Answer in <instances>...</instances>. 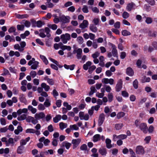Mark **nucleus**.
I'll list each match as a JSON object with an SVG mask.
<instances>
[{
    "instance_id": "20e7f679",
    "label": "nucleus",
    "mask_w": 157,
    "mask_h": 157,
    "mask_svg": "<svg viewBox=\"0 0 157 157\" xmlns=\"http://www.w3.org/2000/svg\"><path fill=\"white\" fill-rule=\"evenodd\" d=\"M101 82L105 84H109L110 85H112L114 84V80L111 78L109 79L104 78L102 79Z\"/></svg>"
},
{
    "instance_id": "c9c22d12",
    "label": "nucleus",
    "mask_w": 157,
    "mask_h": 157,
    "mask_svg": "<svg viewBox=\"0 0 157 157\" xmlns=\"http://www.w3.org/2000/svg\"><path fill=\"white\" fill-rule=\"evenodd\" d=\"M24 147L22 146H19L17 150V152L18 154H21L23 153Z\"/></svg>"
},
{
    "instance_id": "f704fd0d",
    "label": "nucleus",
    "mask_w": 157,
    "mask_h": 157,
    "mask_svg": "<svg viewBox=\"0 0 157 157\" xmlns=\"http://www.w3.org/2000/svg\"><path fill=\"white\" fill-rule=\"evenodd\" d=\"M40 57L42 60L43 62L45 64L47 65L48 63V61L44 56L42 55H40Z\"/></svg>"
},
{
    "instance_id": "69168bd1",
    "label": "nucleus",
    "mask_w": 157,
    "mask_h": 157,
    "mask_svg": "<svg viewBox=\"0 0 157 157\" xmlns=\"http://www.w3.org/2000/svg\"><path fill=\"white\" fill-rule=\"evenodd\" d=\"M144 48L145 50H146L148 49V51L149 52H151L153 50V48L151 46H150L148 48L147 46H145L144 47Z\"/></svg>"
},
{
    "instance_id": "412c9836",
    "label": "nucleus",
    "mask_w": 157,
    "mask_h": 157,
    "mask_svg": "<svg viewBox=\"0 0 157 157\" xmlns=\"http://www.w3.org/2000/svg\"><path fill=\"white\" fill-rule=\"evenodd\" d=\"M39 64V63L38 62H35L34 63H33L31 65V69L33 70L36 69L38 66Z\"/></svg>"
},
{
    "instance_id": "ddd939ff",
    "label": "nucleus",
    "mask_w": 157,
    "mask_h": 157,
    "mask_svg": "<svg viewBox=\"0 0 157 157\" xmlns=\"http://www.w3.org/2000/svg\"><path fill=\"white\" fill-rule=\"evenodd\" d=\"M111 46L112 48V53L113 56L114 57L117 56V51L116 49L117 47L115 45L112 44H111Z\"/></svg>"
},
{
    "instance_id": "de8ad7c7",
    "label": "nucleus",
    "mask_w": 157,
    "mask_h": 157,
    "mask_svg": "<svg viewBox=\"0 0 157 157\" xmlns=\"http://www.w3.org/2000/svg\"><path fill=\"white\" fill-rule=\"evenodd\" d=\"M38 108L39 110L42 111L45 109V107L44 105L42 104H40L38 105Z\"/></svg>"
},
{
    "instance_id": "37998d69",
    "label": "nucleus",
    "mask_w": 157,
    "mask_h": 157,
    "mask_svg": "<svg viewBox=\"0 0 157 157\" xmlns=\"http://www.w3.org/2000/svg\"><path fill=\"white\" fill-rule=\"evenodd\" d=\"M77 40L79 44H82L83 42V39L81 36H78L77 39Z\"/></svg>"
},
{
    "instance_id": "473e14b6",
    "label": "nucleus",
    "mask_w": 157,
    "mask_h": 157,
    "mask_svg": "<svg viewBox=\"0 0 157 157\" xmlns=\"http://www.w3.org/2000/svg\"><path fill=\"white\" fill-rule=\"evenodd\" d=\"M70 128L72 130H78L79 129V127L77 124H74L71 125L70 126Z\"/></svg>"
},
{
    "instance_id": "58836bf2",
    "label": "nucleus",
    "mask_w": 157,
    "mask_h": 157,
    "mask_svg": "<svg viewBox=\"0 0 157 157\" xmlns=\"http://www.w3.org/2000/svg\"><path fill=\"white\" fill-rule=\"evenodd\" d=\"M99 152L102 155H105L106 154V149L105 148H100L99 150Z\"/></svg>"
},
{
    "instance_id": "f3484780",
    "label": "nucleus",
    "mask_w": 157,
    "mask_h": 157,
    "mask_svg": "<svg viewBox=\"0 0 157 157\" xmlns=\"http://www.w3.org/2000/svg\"><path fill=\"white\" fill-rule=\"evenodd\" d=\"M71 144L70 143L67 141H64L62 143L61 147H65L66 149H68L71 146Z\"/></svg>"
},
{
    "instance_id": "f03ea898",
    "label": "nucleus",
    "mask_w": 157,
    "mask_h": 157,
    "mask_svg": "<svg viewBox=\"0 0 157 157\" xmlns=\"http://www.w3.org/2000/svg\"><path fill=\"white\" fill-rule=\"evenodd\" d=\"M79 116L81 120H84L87 121L89 119V116L87 113L85 114L83 112H80L79 113Z\"/></svg>"
},
{
    "instance_id": "39448f33",
    "label": "nucleus",
    "mask_w": 157,
    "mask_h": 157,
    "mask_svg": "<svg viewBox=\"0 0 157 157\" xmlns=\"http://www.w3.org/2000/svg\"><path fill=\"white\" fill-rule=\"evenodd\" d=\"M26 133L35 134L36 135L38 136L40 134V131L36 130L33 128H28L25 131Z\"/></svg>"
},
{
    "instance_id": "603ef678",
    "label": "nucleus",
    "mask_w": 157,
    "mask_h": 157,
    "mask_svg": "<svg viewBox=\"0 0 157 157\" xmlns=\"http://www.w3.org/2000/svg\"><path fill=\"white\" fill-rule=\"evenodd\" d=\"M127 137V136L125 134H121L118 136V139L124 140Z\"/></svg>"
},
{
    "instance_id": "9b49d317",
    "label": "nucleus",
    "mask_w": 157,
    "mask_h": 157,
    "mask_svg": "<svg viewBox=\"0 0 157 157\" xmlns=\"http://www.w3.org/2000/svg\"><path fill=\"white\" fill-rule=\"evenodd\" d=\"M139 128L140 130L144 133H146L147 131V125L144 123H142L140 124Z\"/></svg>"
},
{
    "instance_id": "a878e982",
    "label": "nucleus",
    "mask_w": 157,
    "mask_h": 157,
    "mask_svg": "<svg viewBox=\"0 0 157 157\" xmlns=\"http://www.w3.org/2000/svg\"><path fill=\"white\" fill-rule=\"evenodd\" d=\"M111 140L109 139H106L105 140L106 144V146L108 148H110L112 147V145L111 144Z\"/></svg>"
},
{
    "instance_id": "774afa93",
    "label": "nucleus",
    "mask_w": 157,
    "mask_h": 157,
    "mask_svg": "<svg viewBox=\"0 0 157 157\" xmlns=\"http://www.w3.org/2000/svg\"><path fill=\"white\" fill-rule=\"evenodd\" d=\"M151 136H148L146 137L144 139V141L147 144H148L149 143L151 139Z\"/></svg>"
},
{
    "instance_id": "4c0bfd02",
    "label": "nucleus",
    "mask_w": 157,
    "mask_h": 157,
    "mask_svg": "<svg viewBox=\"0 0 157 157\" xmlns=\"http://www.w3.org/2000/svg\"><path fill=\"white\" fill-rule=\"evenodd\" d=\"M40 33L39 34L40 36L43 38H44L46 36V35L44 33V30L42 29L40 30Z\"/></svg>"
},
{
    "instance_id": "052dcab7",
    "label": "nucleus",
    "mask_w": 157,
    "mask_h": 157,
    "mask_svg": "<svg viewBox=\"0 0 157 157\" xmlns=\"http://www.w3.org/2000/svg\"><path fill=\"white\" fill-rule=\"evenodd\" d=\"M122 95L124 97H128L129 96V94L126 91H123L122 92Z\"/></svg>"
},
{
    "instance_id": "a19ab883",
    "label": "nucleus",
    "mask_w": 157,
    "mask_h": 157,
    "mask_svg": "<svg viewBox=\"0 0 157 157\" xmlns=\"http://www.w3.org/2000/svg\"><path fill=\"white\" fill-rule=\"evenodd\" d=\"M125 115V113L123 112H120L118 113L117 115V118L118 119L123 117Z\"/></svg>"
},
{
    "instance_id": "423d86ee",
    "label": "nucleus",
    "mask_w": 157,
    "mask_h": 157,
    "mask_svg": "<svg viewBox=\"0 0 157 157\" xmlns=\"http://www.w3.org/2000/svg\"><path fill=\"white\" fill-rule=\"evenodd\" d=\"M136 153L138 154H143L144 153V150L143 147L141 146L136 147Z\"/></svg>"
},
{
    "instance_id": "5701e85b",
    "label": "nucleus",
    "mask_w": 157,
    "mask_h": 157,
    "mask_svg": "<svg viewBox=\"0 0 157 157\" xmlns=\"http://www.w3.org/2000/svg\"><path fill=\"white\" fill-rule=\"evenodd\" d=\"M99 59L100 62L99 65L102 67H104L105 65L104 63V56H101L99 58Z\"/></svg>"
},
{
    "instance_id": "0e129e2a",
    "label": "nucleus",
    "mask_w": 157,
    "mask_h": 157,
    "mask_svg": "<svg viewBox=\"0 0 157 157\" xmlns=\"http://www.w3.org/2000/svg\"><path fill=\"white\" fill-rule=\"evenodd\" d=\"M25 26L23 25H17V28L18 30H23L24 29Z\"/></svg>"
},
{
    "instance_id": "f8f14e48",
    "label": "nucleus",
    "mask_w": 157,
    "mask_h": 157,
    "mask_svg": "<svg viewBox=\"0 0 157 157\" xmlns=\"http://www.w3.org/2000/svg\"><path fill=\"white\" fill-rule=\"evenodd\" d=\"M39 141L40 142H43L44 144V145L45 146L48 145L49 144L50 142V141L48 139H45V138L44 137H42L40 138L39 139Z\"/></svg>"
},
{
    "instance_id": "6e6552de",
    "label": "nucleus",
    "mask_w": 157,
    "mask_h": 157,
    "mask_svg": "<svg viewBox=\"0 0 157 157\" xmlns=\"http://www.w3.org/2000/svg\"><path fill=\"white\" fill-rule=\"evenodd\" d=\"M81 140L79 138L73 140H72V144H73V149L75 148L81 142Z\"/></svg>"
},
{
    "instance_id": "9d476101",
    "label": "nucleus",
    "mask_w": 157,
    "mask_h": 157,
    "mask_svg": "<svg viewBox=\"0 0 157 157\" xmlns=\"http://www.w3.org/2000/svg\"><path fill=\"white\" fill-rule=\"evenodd\" d=\"M45 115L43 112L36 113L34 115V117L36 119L40 120L44 118Z\"/></svg>"
},
{
    "instance_id": "338daca9",
    "label": "nucleus",
    "mask_w": 157,
    "mask_h": 157,
    "mask_svg": "<svg viewBox=\"0 0 157 157\" xmlns=\"http://www.w3.org/2000/svg\"><path fill=\"white\" fill-rule=\"evenodd\" d=\"M87 148V146L86 144H84L82 145L80 147L81 150L82 151L86 150Z\"/></svg>"
},
{
    "instance_id": "49530a36",
    "label": "nucleus",
    "mask_w": 157,
    "mask_h": 157,
    "mask_svg": "<svg viewBox=\"0 0 157 157\" xmlns=\"http://www.w3.org/2000/svg\"><path fill=\"white\" fill-rule=\"evenodd\" d=\"M44 105L46 107H49L51 105V103L48 99H46L44 103Z\"/></svg>"
},
{
    "instance_id": "c756f323",
    "label": "nucleus",
    "mask_w": 157,
    "mask_h": 157,
    "mask_svg": "<svg viewBox=\"0 0 157 157\" xmlns=\"http://www.w3.org/2000/svg\"><path fill=\"white\" fill-rule=\"evenodd\" d=\"M26 115L25 114H23L18 116L17 118V119L19 121H22L26 119Z\"/></svg>"
},
{
    "instance_id": "e2e57ef3",
    "label": "nucleus",
    "mask_w": 157,
    "mask_h": 157,
    "mask_svg": "<svg viewBox=\"0 0 157 157\" xmlns=\"http://www.w3.org/2000/svg\"><path fill=\"white\" fill-rule=\"evenodd\" d=\"M75 8L74 6H71L68 8L67 10L71 12H73L75 11Z\"/></svg>"
},
{
    "instance_id": "13d9d810",
    "label": "nucleus",
    "mask_w": 157,
    "mask_h": 157,
    "mask_svg": "<svg viewBox=\"0 0 157 157\" xmlns=\"http://www.w3.org/2000/svg\"><path fill=\"white\" fill-rule=\"evenodd\" d=\"M52 145L56 147L58 145V141L57 140L55 139H53L52 141Z\"/></svg>"
},
{
    "instance_id": "3c124183",
    "label": "nucleus",
    "mask_w": 157,
    "mask_h": 157,
    "mask_svg": "<svg viewBox=\"0 0 157 157\" xmlns=\"http://www.w3.org/2000/svg\"><path fill=\"white\" fill-rule=\"evenodd\" d=\"M108 98L109 101L111 102L112 101L113 98V94L112 93H109L108 94Z\"/></svg>"
},
{
    "instance_id": "6ab92c4d",
    "label": "nucleus",
    "mask_w": 157,
    "mask_h": 157,
    "mask_svg": "<svg viewBox=\"0 0 157 157\" xmlns=\"http://www.w3.org/2000/svg\"><path fill=\"white\" fill-rule=\"evenodd\" d=\"M16 17L19 19H23L28 17L29 16L27 14H16Z\"/></svg>"
},
{
    "instance_id": "a18cd8bd",
    "label": "nucleus",
    "mask_w": 157,
    "mask_h": 157,
    "mask_svg": "<svg viewBox=\"0 0 157 157\" xmlns=\"http://www.w3.org/2000/svg\"><path fill=\"white\" fill-rule=\"evenodd\" d=\"M71 46H67L63 45V47L62 48V50H67V51H70L71 50Z\"/></svg>"
},
{
    "instance_id": "4468645a",
    "label": "nucleus",
    "mask_w": 157,
    "mask_h": 157,
    "mask_svg": "<svg viewBox=\"0 0 157 157\" xmlns=\"http://www.w3.org/2000/svg\"><path fill=\"white\" fill-rule=\"evenodd\" d=\"M105 116L103 113L101 114L99 116L98 121V124L99 126H101L103 124L104 119Z\"/></svg>"
},
{
    "instance_id": "8fccbe9b",
    "label": "nucleus",
    "mask_w": 157,
    "mask_h": 157,
    "mask_svg": "<svg viewBox=\"0 0 157 157\" xmlns=\"http://www.w3.org/2000/svg\"><path fill=\"white\" fill-rule=\"evenodd\" d=\"M82 10V11L84 13H87L89 12L88 7L86 5L83 6Z\"/></svg>"
},
{
    "instance_id": "5fc2aeb1",
    "label": "nucleus",
    "mask_w": 157,
    "mask_h": 157,
    "mask_svg": "<svg viewBox=\"0 0 157 157\" xmlns=\"http://www.w3.org/2000/svg\"><path fill=\"white\" fill-rule=\"evenodd\" d=\"M148 35L151 37H155L156 35V33L155 32H152L151 31H149L148 33Z\"/></svg>"
},
{
    "instance_id": "c03bdc74",
    "label": "nucleus",
    "mask_w": 157,
    "mask_h": 157,
    "mask_svg": "<svg viewBox=\"0 0 157 157\" xmlns=\"http://www.w3.org/2000/svg\"><path fill=\"white\" fill-rule=\"evenodd\" d=\"M150 78L149 77H147L146 76L144 77V78L141 80L143 83L149 82L150 80Z\"/></svg>"
},
{
    "instance_id": "e433bc0d",
    "label": "nucleus",
    "mask_w": 157,
    "mask_h": 157,
    "mask_svg": "<svg viewBox=\"0 0 157 157\" xmlns=\"http://www.w3.org/2000/svg\"><path fill=\"white\" fill-rule=\"evenodd\" d=\"M67 124L66 123L61 122L59 123L60 128L61 129L63 130L67 127Z\"/></svg>"
},
{
    "instance_id": "393cba45",
    "label": "nucleus",
    "mask_w": 157,
    "mask_h": 157,
    "mask_svg": "<svg viewBox=\"0 0 157 157\" xmlns=\"http://www.w3.org/2000/svg\"><path fill=\"white\" fill-rule=\"evenodd\" d=\"M101 136L99 134H96L93 137V141L94 142H97L100 140Z\"/></svg>"
},
{
    "instance_id": "cd10ccee",
    "label": "nucleus",
    "mask_w": 157,
    "mask_h": 157,
    "mask_svg": "<svg viewBox=\"0 0 157 157\" xmlns=\"http://www.w3.org/2000/svg\"><path fill=\"white\" fill-rule=\"evenodd\" d=\"M61 118L62 116L61 115H57L55 117L53 118V121L55 123H57L59 121H60L61 119Z\"/></svg>"
},
{
    "instance_id": "7ed1b4c3",
    "label": "nucleus",
    "mask_w": 157,
    "mask_h": 157,
    "mask_svg": "<svg viewBox=\"0 0 157 157\" xmlns=\"http://www.w3.org/2000/svg\"><path fill=\"white\" fill-rule=\"evenodd\" d=\"M70 17L69 16H65L64 15L60 17V22L63 23H67L70 21Z\"/></svg>"
},
{
    "instance_id": "0eeeda50",
    "label": "nucleus",
    "mask_w": 157,
    "mask_h": 157,
    "mask_svg": "<svg viewBox=\"0 0 157 157\" xmlns=\"http://www.w3.org/2000/svg\"><path fill=\"white\" fill-rule=\"evenodd\" d=\"M136 5L133 2H131L128 3L126 6V9L128 11H131L132 10H134L136 9Z\"/></svg>"
},
{
    "instance_id": "4d7b16f0",
    "label": "nucleus",
    "mask_w": 157,
    "mask_h": 157,
    "mask_svg": "<svg viewBox=\"0 0 157 157\" xmlns=\"http://www.w3.org/2000/svg\"><path fill=\"white\" fill-rule=\"evenodd\" d=\"M47 82L48 83L51 85H53L54 83V82L52 79L47 78Z\"/></svg>"
},
{
    "instance_id": "4be33fe9",
    "label": "nucleus",
    "mask_w": 157,
    "mask_h": 157,
    "mask_svg": "<svg viewBox=\"0 0 157 157\" xmlns=\"http://www.w3.org/2000/svg\"><path fill=\"white\" fill-rule=\"evenodd\" d=\"M28 109L33 114L37 112V109L36 108L33 107L31 105H29L28 107Z\"/></svg>"
},
{
    "instance_id": "6e6d98bb",
    "label": "nucleus",
    "mask_w": 157,
    "mask_h": 157,
    "mask_svg": "<svg viewBox=\"0 0 157 157\" xmlns=\"http://www.w3.org/2000/svg\"><path fill=\"white\" fill-rule=\"evenodd\" d=\"M30 75L32 78H34L36 75V73L35 71H32L30 72Z\"/></svg>"
},
{
    "instance_id": "72a5a7b5",
    "label": "nucleus",
    "mask_w": 157,
    "mask_h": 157,
    "mask_svg": "<svg viewBox=\"0 0 157 157\" xmlns=\"http://www.w3.org/2000/svg\"><path fill=\"white\" fill-rule=\"evenodd\" d=\"M122 34L124 36H129L131 35V33L126 30H124L122 31Z\"/></svg>"
},
{
    "instance_id": "bf43d9fd",
    "label": "nucleus",
    "mask_w": 157,
    "mask_h": 157,
    "mask_svg": "<svg viewBox=\"0 0 157 157\" xmlns=\"http://www.w3.org/2000/svg\"><path fill=\"white\" fill-rule=\"evenodd\" d=\"M49 27L51 28L53 30H55L57 29V26L56 24L49 25H48Z\"/></svg>"
},
{
    "instance_id": "f257e3e1",
    "label": "nucleus",
    "mask_w": 157,
    "mask_h": 157,
    "mask_svg": "<svg viewBox=\"0 0 157 157\" xmlns=\"http://www.w3.org/2000/svg\"><path fill=\"white\" fill-rule=\"evenodd\" d=\"M71 38L70 35L67 33L62 34L60 36L61 41L64 44H66L67 41L70 40Z\"/></svg>"
},
{
    "instance_id": "bb28decb",
    "label": "nucleus",
    "mask_w": 157,
    "mask_h": 157,
    "mask_svg": "<svg viewBox=\"0 0 157 157\" xmlns=\"http://www.w3.org/2000/svg\"><path fill=\"white\" fill-rule=\"evenodd\" d=\"M92 64V63L90 61L87 62L85 64L83 65V68L84 70H87L88 67L90 66Z\"/></svg>"
},
{
    "instance_id": "c85d7f7f",
    "label": "nucleus",
    "mask_w": 157,
    "mask_h": 157,
    "mask_svg": "<svg viewBox=\"0 0 157 157\" xmlns=\"http://www.w3.org/2000/svg\"><path fill=\"white\" fill-rule=\"evenodd\" d=\"M123 126L122 123L116 124L115 125V128L117 130H119L121 129Z\"/></svg>"
},
{
    "instance_id": "864d4df0",
    "label": "nucleus",
    "mask_w": 157,
    "mask_h": 157,
    "mask_svg": "<svg viewBox=\"0 0 157 157\" xmlns=\"http://www.w3.org/2000/svg\"><path fill=\"white\" fill-rule=\"evenodd\" d=\"M129 14L127 12H124L122 14L123 17L125 19L128 18L129 16Z\"/></svg>"
},
{
    "instance_id": "2eb2a0df",
    "label": "nucleus",
    "mask_w": 157,
    "mask_h": 157,
    "mask_svg": "<svg viewBox=\"0 0 157 157\" xmlns=\"http://www.w3.org/2000/svg\"><path fill=\"white\" fill-rule=\"evenodd\" d=\"M75 51L74 50L73 52H74ZM77 54L76 57L78 59H80L81 58V55L82 53V49L81 48H78L77 50L75 51Z\"/></svg>"
},
{
    "instance_id": "7c9ffc66",
    "label": "nucleus",
    "mask_w": 157,
    "mask_h": 157,
    "mask_svg": "<svg viewBox=\"0 0 157 157\" xmlns=\"http://www.w3.org/2000/svg\"><path fill=\"white\" fill-rule=\"evenodd\" d=\"M90 29L93 32L95 33L97 31V27L93 25H90Z\"/></svg>"
},
{
    "instance_id": "09e8293b",
    "label": "nucleus",
    "mask_w": 157,
    "mask_h": 157,
    "mask_svg": "<svg viewBox=\"0 0 157 157\" xmlns=\"http://www.w3.org/2000/svg\"><path fill=\"white\" fill-rule=\"evenodd\" d=\"M45 4L47 6V7L49 8H52L54 6L52 2H47L45 3Z\"/></svg>"
},
{
    "instance_id": "a211bd4d",
    "label": "nucleus",
    "mask_w": 157,
    "mask_h": 157,
    "mask_svg": "<svg viewBox=\"0 0 157 157\" xmlns=\"http://www.w3.org/2000/svg\"><path fill=\"white\" fill-rule=\"evenodd\" d=\"M42 88L44 89L46 91H48L50 89V86L45 83H42L41 85Z\"/></svg>"
},
{
    "instance_id": "aec40b11",
    "label": "nucleus",
    "mask_w": 157,
    "mask_h": 157,
    "mask_svg": "<svg viewBox=\"0 0 157 157\" xmlns=\"http://www.w3.org/2000/svg\"><path fill=\"white\" fill-rule=\"evenodd\" d=\"M126 73L128 75L132 76L134 74V72L131 67H128L126 69Z\"/></svg>"
},
{
    "instance_id": "680f3d73",
    "label": "nucleus",
    "mask_w": 157,
    "mask_h": 157,
    "mask_svg": "<svg viewBox=\"0 0 157 157\" xmlns=\"http://www.w3.org/2000/svg\"><path fill=\"white\" fill-rule=\"evenodd\" d=\"M145 22L147 24H150L152 22V20L151 18L147 17L146 18Z\"/></svg>"
},
{
    "instance_id": "1a4fd4ad",
    "label": "nucleus",
    "mask_w": 157,
    "mask_h": 157,
    "mask_svg": "<svg viewBox=\"0 0 157 157\" xmlns=\"http://www.w3.org/2000/svg\"><path fill=\"white\" fill-rule=\"evenodd\" d=\"M122 81L121 79H119L116 86V90L117 91H120L122 88Z\"/></svg>"
},
{
    "instance_id": "b1692460",
    "label": "nucleus",
    "mask_w": 157,
    "mask_h": 157,
    "mask_svg": "<svg viewBox=\"0 0 157 157\" xmlns=\"http://www.w3.org/2000/svg\"><path fill=\"white\" fill-rule=\"evenodd\" d=\"M10 144H11L12 145H13L15 144L14 139L12 138H10L8 140L7 142L6 143V146H9Z\"/></svg>"
},
{
    "instance_id": "79ce46f5",
    "label": "nucleus",
    "mask_w": 157,
    "mask_h": 157,
    "mask_svg": "<svg viewBox=\"0 0 157 157\" xmlns=\"http://www.w3.org/2000/svg\"><path fill=\"white\" fill-rule=\"evenodd\" d=\"M45 33H46V36L47 37H49L51 36V35L49 33L50 30L49 29L48 27H46L45 29Z\"/></svg>"
},
{
    "instance_id": "2f4dec72",
    "label": "nucleus",
    "mask_w": 157,
    "mask_h": 157,
    "mask_svg": "<svg viewBox=\"0 0 157 157\" xmlns=\"http://www.w3.org/2000/svg\"><path fill=\"white\" fill-rule=\"evenodd\" d=\"M19 99L20 101L22 102L25 103L27 101L24 95L23 94L20 95Z\"/></svg>"
},
{
    "instance_id": "ea45409f",
    "label": "nucleus",
    "mask_w": 157,
    "mask_h": 157,
    "mask_svg": "<svg viewBox=\"0 0 157 157\" xmlns=\"http://www.w3.org/2000/svg\"><path fill=\"white\" fill-rule=\"evenodd\" d=\"M96 90L94 86H92L90 87V91L89 93V95H93L94 93L95 92Z\"/></svg>"
},
{
    "instance_id": "dca6fc26",
    "label": "nucleus",
    "mask_w": 157,
    "mask_h": 157,
    "mask_svg": "<svg viewBox=\"0 0 157 157\" xmlns=\"http://www.w3.org/2000/svg\"><path fill=\"white\" fill-rule=\"evenodd\" d=\"M88 22L87 21L84 20L82 22L80 25L79 27L82 29L85 28L88 26Z\"/></svg>"
}]
</instances>
